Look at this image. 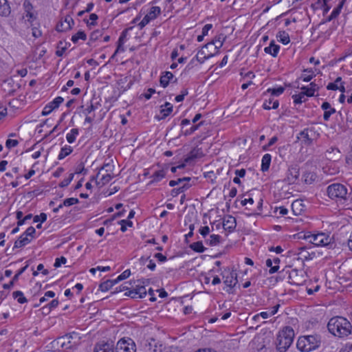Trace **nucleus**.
Masks as SVG:
<instances>
[{
  "mask_svg": "<svg viewBox=\"0 0 352 352\" xmlns=\"http://www.w3.org/2000/svg\"><path fill=\"white\" fill-rule=\"evenodd\" d=\"M222 226L225 230H228L230 232L233 231L236 226L235 218L232 216H228L223 219Z\"/></svg>",
  "mask_w": 352,
  "mask_h": 352,
  "instance_id": "obj_17",
  "label": "nucleus"
},
{
  "mask_svg": "<svg viewBox=\"0 0 352 352\" xmlns=\"http://www.w3.org/2000/svg\"><path fill=\"white\" fill-rule=\"evenodd\" d=\"M23 6L25 8V11L27 13L26 16L32 18L33 17V13L32 12V10L33 9V7L30 2L28 0H25L23 3Z\"/></svg>",
  "mask_w": 352,
  "mask_h": 352,
  "instance_id": "obj_40",
  "label": "nucleus"
},
{
  "mask_svg": "<svg viewBox=\"0 0 352 352\" xmlns=\"http://www.w3.org/2000/svg\"><path fill=\"white\" fill-rule=\"evenodd\" d=\"M116 280H107L103 283H102L99 285V288L102 292H107L109 289H110L114 285H116Z\"/></svg>",
  "mask_w": 352,
  "mask_h": 352,
  "instance_id": "obj_29",
  "label": "nucleus"
},
{
  "mask_svg": "<svg viewBox=\"0 0 352 352\" xmlns=\"http://www.w3.org/2000/svg\"><path fill=\"white\" fill-rule=\"evenodd\" d=\"M78 134V129H72L70 133L67 134L66 138L69 143H73L76 140V138Z\"/></svg>",
  "mask_w": 352,
  "mask_h": 352,
  "instance_id": "obj_38",
  "label": "nucleus"
},
{
  "mask_svg": "<svg viewBox=\"0 0 352 352\" xmlns=\"http://www.w3.org/2000/svg\"><path fill=\"white\" fill-rule=\"evenodd\" d=\"M285 274L288 275L289 283L296 285H302L306 281L307 276L303 270H289V268H286L278 273L276 280L278 278L280 279L282 277H284Z\"/></svg>",
  "mask_w": 352,
  "mask_h": 352,
  "instance_id": "obj_3",
  "label": "nucleus"
},
{
  "mask_svg": "<svg viewBox=\"0 0 352 352\" xmlns=\"http://www.w3.org/2000/svg\"><path fill=\"white\" fill-rule=\"evenodd\" d=\"M151 21V19L149 18V16H148L147 15H146L143 19L138 24V27L140 28V30H142L144 27H145L150 21Z\"/></svg>",
  "mask_w": 352,
  "mask_h": 352,
  "instance_id": "obj_57",
  "label": "nucleus"
},
{
  "mask_svg": "<svg viewBox=\"0 0 352 352\" xmlns=\"http://www.w3.org/2000/svg\"><path fill=\"white\" fill-rule=\"evenodd\" d=\"M140 261L142 265H144L146 263V262L148 261L147 267L152 271H153L155 269V266H156L155 263H154V261L153 260H150L149 257H148V258L142 257L140 259Z\"/></svg>",
  "mask_w": 352,
  "mask_h": 352,
  "instance_id": "obj_42",
  "label": "nucleus"
},
{
  "mask_svg": "<svg viewBox=\"0 0 352 352\" xmlns=\"http://www.w3.org/2000/svg\"><path fill=\"white\" fill-rule=\"evenodd\" d=\"M302 178L305 184H311L315 181L316 175L314 173L307 172L303 175Z\"/></svg>",
  "mask_w": 352,
  "mask_h": 352,
  "instance_id": "obj_34",
  "label": "nucleus"
},
{
  "mask_svg": "<svg viewBox=\"0 0 352 352\" xmlns=\"http://www.w3.org/2000/svg\"><path fill=\"white\" fill-rule=\"evenodd\" d=\"M221 236L217 234H212L210 239L206 241L210 246H214L219 243Z\"/></svg>",
  "mask_w": 352,
  "mask_h": 352,
  "instance_id": "obj_41",
  "label": "nucleus"
},
{
  "mask_svg": "<svg viewBox=\"0 0 352 352\" xmlns=\"http://www.w3.org/2000/svg\"><path fill=\"white\" fill-rule=\"evenodd\" d=\"M173 78V74L170 72H166L165 74L160 78V84L163 87H166L170 80Z\"/></svg>",
  "mask_w": 352,
  "mask_h": 352,
  "instance_id": "obj_30",
  "label": "nucleus"
},
{
  "mask_svg": "<svg viewBox=\"0 0 352 352\" xmlns=\"http://www.w3.org/2000/svg\"><path fill=\"white\" fill-rule=\"evenodd\" d=\"M12 296L14 299H16L17 302L20 304H23L28 301L27 298L21 291L14 292L12 293Z\"/></svg>",
  "mask_w": 352,
  "mask_h": 352,
  "instance_id": "obj_36",
  "label": "nucleus"
},
{
  "mask_svg": "<svg viewBox=\"0 0 352 352\" xmlns=\"http://www.w3.org/2000/svg\"><path fill=\"white\" fill-rule=\"evenodd\" d=\"M306 96L305 92L303 91L302 93L296 95H294L292 98H294V102L295 104H301L303 101L305 100V96Z\"/></svg>",
  "mask_w": 352,
  "mask_h": 352,
  "instance_id": "obj_45",
  "label": "nucleus"
},
{
  "mask_svg": "<svg viewBox=\"0 0 352 352\" xmlns=\"http://www.w3.org/2000/svg\"><path fill=\"white\" fill-rule=\"evenodd\" d=\"M116 352H135V344L130 338L120 339L116 344Z\"/></svg>",
  "mask_w": 352,
  "mask_h": 352,
  "instance_id": "obj_10",
  "label": "nucleus"
},
{
  "mask_svg": "<svg viewBox=\"0 0 352 352\" xmlns=\"http://www.w3.org/2000/svg\"><path fill=\"white\" fill-rule=\"evenodd\" d=\"M217 54V50H215V47L212 46V44L207 43L198 51L195 58L198 62H199V63L202 64L205 60L214 56Z\"/></svg>",
  "mask_w": 352,
  "mask_h": 352,
  "instance_id": "obj_7",
  "label": "nucleus"
},
{
  "mask_svg": "<svg viewBox=\"0 0 352 352\" xmlns=\"http://www.w3.org/2000/svg\"><path fill=\"white\" fill-rule=\"evenodd\" d=\"M305 239H307L309 243L316 246L327 245L330 243L331 240L328 235L323 232L305 236Z\"/></svg>",
  "mask_w": 352,
  "mask_h": 352,
  "instance_id": "obj_8",
  "label": "nucleus"
},
{
  "mask_svg": "<svg viewBox=\"0 0 352 352\" xmlns=\"http://www.w3.org/2000/svg\"><path fill=\"white\" fill-rule=\"evenodd\" d=\"M165 176V172L163 170H160L155 172L153 175V181L158 182L161 180Z\"/></svg>",
  "mask_w": 352,
  "mask_h": 352,
  "instance_id": "obj_53",
  "label": "nucleus"
},
{
  "mask_svg": "<svg viewBox=\"0 0 352 352\" xmlns=\"http://www.w3.org/2000/svg\"><path fill=\"white\" fill-rule=\"evenodd\" d=\"M165 108L162 109L160 113L162 114V116L160 119H164L167 117L173 111V105L166 102L164 104Z\"/></svg>",
  "mask_w": 352,
  "mask_h": 352,
  "instance_id": "obj_32",
  "label": "nucleus"
},
{
  "mask_svg": "<svg viewBox=\"0 0 352 352\" xmlns=\"http://www.w3.org/2000/svg\"><path fill=\"white\" fill-rule=\"evenodd\" d=\"M78 333L72 332L58 338L52 342L54 346H60L65 349H74L80 344Z\"/></svg>",
  "mask_w": 352,
  "mask_h": 352,
  "instance_id": "obj_4",
  "label": "nucleus"
},
{
  "mask_svg": "<svg viewBox=\"0 0 352 352\" xmlns=\"http://www.w3.org/2000/svg\"><path fill=\"white\" fill-rule=\"evenodd\" d=\"M285 88L283 87H278L274 89H268L267 92L270 93L272 96H279L283 93Z\"/></svg>",
  "mask_w": 352,
  "mask_h": 352,
  "instance_id": "obj_47",
  "label": "nucleus"
},
{
  "mask_svg": "<svg viewBox=\"0 0 352 352\" xmlns=\"http://www.w3.org/2000/svg\"><path fill=\"white\" fill-rule=\"evenodd\" d=\"M72 152V148H71V146L62 148L60 150V152L58 155V160H63L66 156L69 155Z\"/></svg>",
  "mask_w": 352,
  "mask_h": 352,
  "instance_id": "obj_43",
  "label": "nucleus"
},
{
  "mask_svg": "<svg viewBox=\"0 0 352 352\" xmlns=\"http://www.w3.org/2000/svg\"><path fill=\"white\" fill-rule=\"evenodd\" d=\"M36 232V230L34 227L32 226H30L26 230L25 232L23 233V235H25V236H32V238L34 237V234H35Z\"/></svg>",
  "mask_w": 352,
  "mask_h": 352,
  "instance_id": "obj_62",
  "label": "nucleus"
},
{
  "mask_svg": "<svg viewBox=\"0 0 352 352\" xmlns=\"http://www.w3.org/2000/svg\"><path fill=\"white\" fill-rule=\"evenodd\" d=\"M55 293L52 291H48L45 292L44 296L41 297L39 300L40 304L47 301L50 298H54Z\"/></svg>",
  "mask_w": 352,
  "mask_h": 352,
  "instance_id": "obj_52",
  "label": "nucleus"
},
{
  "mask_svg": "<svg viewBox=\"0 0 352 352\" xmlns=\"http://www.w3.org/2000/svg\"><path fill=\"white\" fill-rule=\"evenodd\" d=\"M74 22L72 16H66L65 19H61L56 25V30L58 32H66L70 30Z\"/></svg>",
  "mask_w": 352,
  "mask_h": 352,
  "instance_id": "obj_12",
  "label": "nucleus"
},
{
  "mask_svg": "<svg viewBox=\"0 0 352 352\" xmlns=\"http://www.w3.org/2000/svg\"><path fill=\"white\" fill-rule=\"evenodd\" d=\"M271 155L268 153L265 154L262 158V163H261V170L262 171L265 172L267 171L269 168L271 163Z\"/></svg>",
  "mask_w": 352,
  "mask_h": 352,
  "instance_id": "obj_28",
  "label": "nucleus"
},
{
  "mask_svg": "<svg viewBox=\"0 0 352 352\" xmlns=\"http://www.w3.org/2000/svg\"><path fill=\"white\" fill-rule=\"evenodd\" d=\"M87 171V170L85 168L84 164L82 163H80L76 167L75 173L76 174H80V173L86 174Z\"/></svg>",
  "mask_w": 352,
  "mask_h": 352,
  "instance_id": "obj_60",
  "label": "nucleus"
},
{
  "mask_svg": "<svg viewBox=\"0 0 352 352\" xmlns=\"http://www.w3.org/2000/svg\"><path fill=\"white\" fill-rule=\"evenodd\" d=\"M272 261H273V263L274 264V267H272L270 270H269V273L270 274H274L276 272H278V269H279V263L280 262V258H278V257H276V258H274L273 259H272Z\"/></svg>",
  "mask_w": 352,
  "mask_h": 352,
  "instance_id": "obj_46",
  "label": "nucleus"
},
{
  "mask_svg": "<svg viewBox=\"0 0 352 352\" xmlns=\"http://www.w3.org/2000/svg\"><path fill=\"white\" fill-rule=\"evenodd\" d=\"M190 248L195 252L199 253L204 252L206 250V248L203 245L201 241L192 243V244L190 245Z\"/></svg>",
  "mask_w": 352,
  "mask_h": 352,
  "instance_id": "obj_35",
  "label": "nucleus"
},
{
  "mask_svg": "<svg viewBox=\"0 0 352 352\" xmlns=\"http://www.w3.org/2000/svg\"><path fill=\"white\" fill-rule=\"evenodd\" d=\"M127 32H128V29H126V30H124L122 32V34H121V35H120V38H119V39H118V47H117V49H116V52H115L114 55H115L116 53L119 52H124V47H123V45H124V39H125V38H126V36Z\"/></svg>",
  "mask_w": 352,
  "mask_h": 352,
  "instance_id": "obj_25",
  "label": "nucleus"
},
{
  "mask_svg": "<svg viewBox=\"0 0 352 352\" xmlns=\"http://www.w3.org/2000/svg\"><path fill=\"white\" fill-rule=\"evenodd\" d=\"M318 86L316 83L311 82L309 87H302L301 89L305 92L307 96L311 97L314 95L315 91L318 90Z\"/></svg>",
  "mask_w": 352,
  "mask_h": 352,
  "instance_id": "obj_26",
  "label": "nucleus"
},
{
  "mask_svg": "<svg viewBox=\"0 0 352 352\" xmlns=\"http://www.w3.org/2000/svg\"><path fill=\"white\" fill-rule=\"evenodd\" d=\"M11 13V8L7 0H0V16L7 17Z\"/></svg>",
  "mask_w": 352,
  "mask_h": 352,
  "instance_id": "obj_19",
  "label": "nucleus"
},
{
  "mask_svg": "<svg viewBox=\"0 0 352 352\" xmlns=\"http://www.w3.org/2000/svg\"><path fill=\"white\" fill-rule=\"evenodd\" d=\"M277 38L284 45H287L290 42L289 34L285 31L279 32Z\"/></svg>",
  "mask_w": 352,
  "mask_h": 352,
  "instance_id": "obj_33",
  "label": "nucleus"
},
{
  "mask_svg": "<svg viewBox=\"0 0 352 352\" xmlns=\"http://www.w3.org/2000/svg\"><path fill=\"white\" fill-rule=\"evenodd\" d=\"M87 38L86 34L83 31H78L76 34L73 35L72 37V41L73 43H76L78 42L79 39H82V41H85Z\"/></svg>",
  "mask_w": 352,
  "mask_h": 352,
  "instance_id": "obj_39",
  "label": "nucleus"
},
{
  "mask_svg": "<svg viewBox=\"0 0 352 352\" xmlns=\"http://www.w3.org/2000/svg\"><path fill=\"white\" fill-rule=\"evenodd\" d=\"M304 73H309V74H303L300 77L305 82L310 81L315 76L311 69H305Z\"/></svg>",
  "mask_w": 352,
  "mask_h": 352,
  "instance_id": "obj_44",
  "label": "nucleus"
},
{
  "mask_svg": "<svg viewBox=\"0 0 352 352\" xmlns=\"http://www.w3.org/2000/svg\"><path fill=\"white\" fill-rule=\"evenodd\" d=\"M224 40L225 37L223 36V34H221L215 37L214 39H213L211 42H209L208 43L212 44V46L214 47L215 50H217L218 51L219 49L222 47Z\"/></svg>",
  "mask_w": 352,
  "mask_h": 352,
  "instance_id": "obj_27",
  "label": "nucleus"
},
{
  "mask_svg": "<svg viewBox=\"0 0 352 352\" xmlns=\"http://www.w3.org/2000/svg\"><path fill=\"white\" fill-rule=\"evenodd\" d=\"M47 219V214L45 213H41L40 215H36L34 217V222H44Z\"/></svg>",
  "mask_w": 352,
  "mask_h": 352,
  "instance_id": "obj_59",
  "label": "nucleus"
},
{
  "mask_svg": "<svg viewBox=\"0 0 352 352\" xmlns=\"http://www.w3.org/2000/svg\"><path fill=\"white\" fill-rule=\"evenodd\" d=\"M321 344V338L319 335L304 336L298 338L296 346L301 352H310L318 349Z\"/></svg>",
  "mask_w": 352,
  "mask_h": 352,
  "instance_id": "obj_2",
  "label": "nucleus"
},
{
  "mask_svg": "<svg viewBox=\"0 0 352 352\" xmlns=\"http://www.w3.org/2000/svg\"><path fill=\"white\" fill-rule=\"evenodd\" d=\"M125 295L130 296L132 298H142L135 288H133L131 290H129L128 292L125 294Z\"/></svg>",
  "mask_w": 352,
  "mask_h": 352,
  "instance_id": "obj_56",
  "label": "nucleus"
},
{
  "mask_svg": "<svg viewBox=\"0 0 352 352\" xmlns=\"http://www.w3.org/2000/svg\"><path fill=\"white\" fill-rule=\"evenodd\" d=\"M327 157L330 160H336L340 157V151L337 148L331 147L327 151Z\"/></svg>",
  "mask_w": 352,
  "mask_h": 352,
  "instance_id": "obj_31",
  "label": "nucleus"
},
{
  "mask_svg": "<svg viewBox=\"0 0 352 352\" xmlns=\"http://www.w3.org/2000/svg\"><path fill=\"white\" fill-rule=\"evenodd\" d=\"M341 77H338L334 82L329 83V85L327 87V89L329 90H337L338 89V83H341Z\"/></svg>",
  "mask_w": 352,
  "mask_h": 352,
  "instance_id": "obj_48",
  "label": "nucleus"
},
{
  "mask_svg": "<svg viewBox=\"0 0 352 352\" xmlns=\"http://www.w3.org/2000/svg\"><path fill=\"white\" fill-rule=\"evenodd\" d=\"M130 274H131L130 270H126L120 275H119L118 276V278L115 280H116V283H118L119 281L127 278L130 276Z\"/></svg>",
  "mask_w": 352,
  "mask_h": 352,
  "instance_id": "obj_55",
  "label": "nucleus"
},
{
  "mask_svg": "<svg viewBox=\"0 0 352 352\" xmlns=\"http://www.w3.org/2000/svg\"><path fill=\"white\" fill-rule=\"evenodd\" d=\"M278 104H279L278 100L274 99L272 97V98H270L268 100H266L265 101V102L263 104V107L265 109H267V110L271 109H276L278 108Z\"/></svg>",
  "mask_w": 352,
  "mask_h": 352,
  "instance_id": "obj_23",
  "label": "nucleus"
},
{
  "mask_svg": "<svg viewBox=\"0 0 352 352\" xmlns=\"http://www.w3.org/2000/svg\"><path fill=\"white\" fill-rule=\"evenodd\" d=\"M93 352H114L112 342L102 341L96 344Z\"/></svg>",
  "mask_w": 352,
  "mask_h": 352,
  "instance_id": "obj_13",
  "label": "nucleus"
},
{
  "mask_svg": "<svg viewBox=\"0 0 352 352\" xmlns=\"http://www.w3.org/2000/svg\"><path fill=\"white\" fill-rule=\"evenodd\" d=\"M113 169H114V165L113 164V163H110V162L105 163L103 164V166L102 167L100 168L98 174L96 175V177H93L91 180H96V179L98 177H99V176L101 175V173L102 172H106V173H109V174H113Z\"/></svg>",
  "mask_w": 352,
  "mask_h": 352,
  "instance_id": "obj_18",
  "label": "nucleus"
},
{
  "mask_svg": "<svg viewBox=\"0 0 352 352\" xmlns=\"http://www.w3.org/2000/svg\"><path fill=\"white\" fill-rule=\"evenodd\" d=\"M300 176V170L296 166L290 167L288 169L286 180L287 181L289 184H295Z\"/></svg>",
  "mask_w": 352,
  "mask_h": 352,
  "instance_id": "obj_15",
  "label": "nucleus"
},
{
  "mask_svg": "<svg viewBox=\"0 0 352 352\" xmlns=\"http://www.w3.org/2000/svg\"><path fill=\"white\" fill-rule=\"evenodd\" d=\"M296 255L297 256L296 259L301 260L302 262L312 258L311 254L305 247L299 248Z\"/></svg>",
  "mask_w": 352,
  "mask_h": 352,
  "instance_id": "obj_21",
  "label": "nucleus"
},
{
  "mask_svg": "<svg viewBox=\"0 0 352 352\" xmlns=\"http://www.w3.org/2000/svg\"><path fill=\"white\" fill-rule=\"evenodd\" d=\"M78 202H79V200L77 198L71 197V198H67V199H65L63 203V206H70L76 204Z\"/></svg>",
  "mask_w": 352,
  "mask_h": 352,
  "instance_id": "obj_49",
  "label": "nucleus"
},
{
  "mask_svg": "<svg viewBox=\"0 0 352 352\" xmlns=\"http://www.w3.org/2000/svg\"><path fill=\"white\" fill-rule=\"evenodd\" d=\"M343 4H344V1H342L339 5L333 9V10L332 11L331 15V16H333L334 19H336L340 13L341 12V10L342 8V6H343Z\"/></svg>",
  "mask_w": 352,
  "mask_h": 352,
  "instance_id": "obj_51",
  "label": "nucleus"
},
{
  "mask_svg": "<svg viewBox=\"0 0 352 352\" xmlns=\"http://www.w3.org/2000/svg\"><path fill=\"white\" fill-rule=\"evenodd\" d=\"M113 174H102L99 181H96V185L98 186L99 187H102L105 184H108L113 179Z\"/></svg>",
  "mask_w": 352,
  "mask_h": 352,
  "instance_id": "obj_24",
  "label": "nucleus"
},
{
  "mask_svg": "<svg viewBox=\"0 0 352 352\" xmlns=\"http://www.w3.org/2000/svg\"><path fill=\"white\" fill-rule=\"evenodd\" d=\"M74 173H71L68 178H66L65 179H63L59 184V186L61 187V188H64V187H66L67 186L70 182L72 181L73 178H74Z\"/></svg>",
  "mask_w": 352,
  "mask_h": 352,
  "instance_id": "obj_54",
  "label": "nucleus"
},
{
  "mask_svg": "<svg viewBox=\"0 0 352 352\" xmlns=\"http://www.w3.org/2000/svg\"><path fill=\"white\" fill-rule=\"evenodd\" d=\"M294 337V331L291 327H285L277 337V349L280 352H285L291 346Z\"/></svg>",
  "mask_w": 352,
  "mask_h": 352,
  "instance_id": "obj_5",
  "label": "nucleus"
},
{
  "mask_svg": "<svg viewBox=\"0 0 352 352\" xmlns=\"http://www.w3.org/2000/svg\"><path fill=\"white\" fill-rule=\"evenodd\" d=\"M3 86L4 91H6L8 96H14L16 88L19 87L18 85H14V82L12 79L5 80Z\"/></svg>",
  "mask_w": 352,
  "mask_h": 352,
  "instance_id": "obj_16",
  "label": "nucleus"
},
{
  "mask_svg": "<svg viewBox=\"0 0 352 352\" xmlns=\"http://www.w3.org/2000/svg\"><path fill=\"white\" fill-rule=\"evenodd\" d=\"M327 192L329 198L343 204L347 199V189L341 184H333L327 187Z\"/></svg>",
  "mask_w": 352,
  "mask_h": 352,
  "instance_id": "obj_6",
  "label": "nucleus"
},
{
  "mask_svg": "<svg viewBox=\"0 0 352 352\" xmlns=\"http://www.w3.org/2000/svg\"><path fill=\"white\" fill-rule=\"evenodd\" d=\"M101 35L102 34L100 30L94 31L90 35V40L96 41Z\"/></svg>",
  "mask_w": 352,
  "mask_h": 352,
  "instance_id": "obj_63",
  "label": "nucleus"
},
{
  "mask_svg": "<svg viewBox=\"0 0 352 352\" xmlns=\"http://www.w3.org/2000/svg\"><path fill=\"white\" fill-rule=\"evenodd\" d=\"M318 135H319V134H316L314 129H305L298 134L297 138L301 140L305 145L310 146L313 144L314 140L316 139Z\"/></svg>",
  "mask_w": 352,
  "mask_h": 352,
  "instance_id": "obj_9",
  "label": "nucleus"
},
{
  "mask_svg": "<svg viewBox=\"0 0 352 352\" xmlns=\"http://www.w3.org/2000/svg\"><path fill=\"white\" fill-rule=\"evenodd\" d=\"M19 144V141L16 140H11L8 139L6 140V146L7 148H10L12 147H15Z\"/></svg>",
  "mask_w": 352,
  "mask_h": 352,
  "instance_id": "obj_58",
  "label": "nucleus"
},
{
  "mask_svg": "<svg viewBox=\"0 0 352 352\" xmlns=\"http://www.w3.org/2000/svg\"><path fill=\"white\" fill-rule=\"evenodd\" d=\"M329 331L335 336L342 338L351 333L352 326L349 320L343 317H334L327 324Z\"/></svg>",
  "mask_w": 352,
  "mask_h": 352,
  "instance_id": "obj_1",
  "label": "nucleus"
},
{
  "mask_svg": "<svg viewBox=\"0 0 352 352\" xmlns=\"http://www.w3.org/2000/svg\"><path fill=\"white\" fill-rule=\"evenodd\" d=\"M280 47L276 45L274 41H272L268 47H265L264 51L266 54L272 55L273 57H276L278 53Z\"/></svg>",
  "mask_w": 352,
  "mask_h": 352,
  "instance_id": "obj_22",
  "label": "nucleus"
},
{
  "mask_svg": "<svg viewBox=\"0 0 352 352\" xmlns=\"http://www.w3.org/2000/svg\"><path fill=\"white\" fill-rule=\"evenodd\" d=\"M223 278L225 285L230 288L234 287L238 282L236 273L234 271L224 272Z\"/></svg>",
  "mask_w": 352,
  "mask_h": 352,
  "instance_id": "obj_14",
  "label": "nucleus"
},
{
  "mask_svg": "<svg viewBox=\"0 0 352 352\" xmlns=\"http://www.w3.org/2000/svg\"><path fill=\"white\" fill-rule=\"evenodd\" d=\"M67 259L64 256H61L60 258H57L54 263V267H58L61 265V264L66 263Z\"/></svg>",
  "mask_w": 352,
  "mask_h": 352,
  "instance_id": "obj_61",
  "label": "nucleus"
},
{
  "mask_svg": "<svg viewBox=\"0 0 352 352\" xmlns=\"http://www.w3.org/2000/svg\"><path fill=\"white\" fill-rule=\"evenodd\" d=\"M63 98L60 96H58L56 98H54L52 102H49L47 104L45 105L42 111V115H49L53 110L58 108L60 106V104L63 102Z\"/></svg>",
  "mask_w": 352,
  "mask_h": 352,
  "instance_id": "obj_11",
  "label": "nucleus"
},
{
  "mask_svg": "<svg viewBox=\"0 0 352 352\" xmlns=\"http://www.w3.org/2000/svg\"><path fill=\"white\" fill-rule=\"evenodd\" d=\"M161 13L160 8L158 6H153L151 8L149 12L146 14L151 20L155 19Z\"/></svg>",
  "mask_w": 352,
  "mask_h": 352,
  "instance_id": "obj_37",
  "label": "nucleus"
},
{
  "mask_svg": "<svg viewBox=\"0 0 352 352\" xmlns=\"http://www.w3.org/2000/svg\"><path fill=\"white\" fill-rule=\"evenodd\" d=\"M58 300L56 299H54L47 306L43 307L42 309H47V311L50 312L52 309L56 308L58 306Z\"/></svg>",
  "mask_w": 352,
  "mask_h": 352,
  "instance_id": "obj_50",
  "label": "nucleus"
},
{
  "mask_svg": "<svg viewBox=\"0 0 352 352\" xmlns=\"http://www.w3.org/2000/svg\"><path fill=\"white\" fill-rule=\"evenodd\" d=\"M340 352H352V343H347Z\"/></svg>",
  "mask_w": 352,
  "mask_h": 352,
  "instance_id": "obj_64",
  "label": "nucleus"
},
{
  "mask_svg": "<svg viewBox=\"0 0 352 352\" xmlns=\"http://www.w3.org/2000/svg\"><path fill=\"white\" fill-rule=\"evenodd\" d=\"M134 288L140 294L141 298H144L146 295V290L145 288V281H140V280H137L134 281Z\"/></svg>",
  "mask_w": 352,
  "mask_h": 352,
  "instance_id": "obj_20",
  "label": "nucleus"
}]
</instances>
